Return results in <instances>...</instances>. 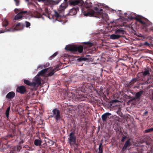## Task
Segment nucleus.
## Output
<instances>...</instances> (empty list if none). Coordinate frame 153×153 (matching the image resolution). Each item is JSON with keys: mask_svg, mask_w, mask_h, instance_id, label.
<instances>
[{"mask_svg": "<svg viewBox=\"0 0 153 153\" xmlns=\"http://www.w3.org/2000/svg\"><path fill=\"white\" fill-rule=\"evenodd\" d=\"M83 4L85 7L82 9V12L84 16L95 17L101 19L103 21H106L108 19L107 14L103 12L102 9L94 7L90 0H87Z\"/></svg>", "mask_w": 153, "mask_h": 153, "instance_id": "1", "label": "nucleus"}, {"mask_svg": "<svg viewBox=\"0 0 153 153\" xmlns=\"http://www.w3.org/2000/svg\"><path fill=\"white\" fill-rule=\"evenodd\" d=\"M67 1L68 0H64L65 4H62L60 5L58 11L54 10V16L56 18V19L59 22L62 21V19L64 16L63 13L65 9L67 7Z\"/></svg>", "mask_w": 153, "mask_h": 153, "instance_id": "2", "label": "nucleus"}, {"mask_svg": "<svg viewBox=\"0 0 153 153\" xmlns=\"http://www.w3.org/2000/svg\"><path fill=\"white\" fill-rule=\"evenodd\" d=\"M65 49L74 53L77 54L78 53H81L83 50V47L82 45H67Z\"/></svg>", "mask_w": 153, "mask_h": 153, "instance_id": "3", "label": "nucleus"}, {"mask_svg": "<svg viewBox=\"0 0 153 153\" xmlns=\"http://www.w3.org/2000/svg\"><path fill=\"white\" fill-rule=\"evenodd\" d=\"M139 81L138 78L136 77L133 78L130 82H127L125 84V86L127 91H129L130 92L133 94V92L131 91V87L133 86L135 82H137Z\"/></svg>", "mask_w": 153, "mask_h": 153, "instance_id": "4", "label": "nucleus"}, {"mask_svg": "<svg viewBox=\"0 0 153 153\" xmlns=\"http://www.w3.org/2000/svg\"><path fill=\"white\" fill-rule=\"evenodd\" d=\"M72 98L76 101H84L85 98L87 97L85 95L79 92H76L75 94H71Z\"/></svg>", "mask_w": 153, "mask_h": 153, "instance_id": "5", "label": "nucleus"}, {"mask_svg": "<svg viewBox=\"0 0 153 153\" xmlns=\"http://www.w3.org/2000/svg\"><path fill=\"white\" fill-rule=\"evenodd\" d=\"M14 11L17 14L15 17V20H18L21 19L27 13V11H23L22 10L17 8H16Z\"/></svg>", "mask_w": 153, "mask_h": 153, "instance_id": "6", "label": "nucleus"}, {"mask_svg": "<svg viewBox=\"0 0 153 153\" xmlns=\"http://www.w3.org/2000/svg\"><path fill=\"white\" fill-rule=\"evenodd\" d=\"M69 137L68 139V142L70 146H73L76 144V137L75 135L74 132H71L68 136Z\"/></svg>", "mask_w": 153, "mask_h": 153, "instance_id": "7", "label": "nucleus"}, {"mask_svg": "<svg viewBox=\"0 0 153 153\" xmlns=\"http://www.w3.org/2000/svg\"><path fill=\"white\" fill-rule=\"evenodd\" d=\"M52 113L54 114V118L55 119L56 122L61 120L62 117L60 114V111L57 108L53 109L52 111Z\"/></svg>", "mask_w": 153, "mask_h": 153, "instance_id": "8", "label": "nucleus"}, {"mask_svg": "<svg viewBox=\"0 0 153 153\" xmlns=\"http://www.w3.org/2000/svg\"><path fill=\"white\" fill-rule=\"evenodd\" d=\"M68 2L71 6H74L76 5L82 6L84 4V1L82 0H69Z\"/></svg>", "mask_w": 153, "mask_h": 153, "instance_id": "9", "label": "nucleus"}, {"mask_svg": "<svg viewBox=\"0 0 153 153\" xmlns=\"http://www.w3.org/2000/svg\"><path fill=\"white\" fill-rule=\"evenodd\" d=\"M16 91L21 94H24L27 92V89L24 86H20L17 87Z\"/></svg>", "mask_w": 153, "mask_h": 153, "instance_id": "10", "label": "nucleus"}, {"mask_svg": "<svg viewBox=\"0 0 153 153\" xmlns=\"http://www.w3.org/2000/svg\"><path fill=\"white\" fill-rule=\"evenodd\" d=\"M42 79L39 76L37 75L35 76L34 79V82L33 83H34L35 84V85H33V87H35L37 85H39L41 84V80Z\"/></svg>", "mask_w": 153, "mask_h": 153, "instance_id": "11", "label": "nucleus"}, {"mask_svg": "<svg viewBox=\"0 0 153 153\" xmlns=\"http://www.w3.org/2000/svg\"><path fill=\"white\" fill-rule=\"evenodd\" d=\"M22 147L21 146H17L12 149L11 150H10L9 152L8 151L7 153H14L19 152L22 149Z\"/></svg>", "mask_w": 153, "mask_h": 153, "instance_id": "12", "label": "nucleus"}, {"mask_svg": "<svg viewBox=\"0 0 153 153\" xmlns=\"http://www.w3.org/2000/svg\"><path fill=\"white\" fill-rule=\"evenodd\" d=\"M24 27V24L23 23H18L16 25L13 29L15 30H21L23 29Z\"/></svg>", "mask_w": 153, "mask_h": 153, "instance_id": "13", "label": "nucleus"}, {"mask_svg": "<svg viewBox=\"0 0 153 153\" xmlns=\"http://www.w3.org/2000/svg\"><path fill=\"white\" fill-rule=\"evenodd\" d=\"M125 33V31L123 30V29L120 28L117 29L115 30L114 33L120 36V37L122 36V35Z\"/></svg>", "mask_w": 153, "mask_h": 153, "instance_id": "14", "label": "nucleus"}, {"mask_svg": "<svg viewBox=\"0 0 153 153\" xmlns=\"http://www.w3.org/2000/svg\"><path fill=\"white\" fill-rule=\"evenodd\" d=\"M62 0H55V1L53 0H46L45 1H42L45 3H48L51 4L53 5L57 4Z\"/></svg>", "mask_w": 153, "mask_h": 153, "instance_id": "15", "label": "nucleus"}, {"mask_svg": "<svg viewBox=\"0 0 153 153\" xmlns=\"http://www.w3.org/2000/svg\"><path fill=\"white\" fill-rule=\"evenodd\" d=\"M131 145V143L130 141V139H128L125 142L123 148L122 150L123 151L125 150L127 147H129Z\"/></svg>", "mask_w": 153, "mask_h": 153, "instance_id": "16", "label": "nucleus"}, {"mask_svg": "<svg viewBox=\"0 0 153 153\" xmlns=\"http://www.w3.org/2000/svg\"><path fill=\"white\" fill-rule=\"evenodd\" d=\"M111 115V113L108 112L102 115L101 118L103 121L104 122L106 121L107 118L108 117V116Z\"/></svg>", "mask_w": 153, "mask_h": 153, "instance_id": "17", "label": "nucleus"}, {"mask_svg": "<svg viewBox=\"0 0 153 153\" xmlns=\"http://www.w3.org/2000/svg\"><path fill=\"white\" fill-rule=\"evenodd\" d=\"M79 10L78 7L75 8L74 7L73 8L69 11V14L70 16H73L75 15L77 12V10Z\"/></svg>", "mask_w": 153, "mask_h": 153, "instance_id": "18", "label": "nucleus"}, {"mask_svg": "<svg viewBox=\"0 0 153 153\" xmlns=\"http://www.w3.org/2000/svg\"><path fill=\"white\" fill-rule=\"evenodd\" d=\"M15 96V93L11 91L8 93L6 96V98L8 99H12Z\"/></svg>", "mask_w": 153, "mask_h": 153, "instance_id": "19", "label": "nucleus"}, {"mask_svg": "<svg viewBox=\"0 0 153 153\" xmlns=\"http://www.w3.org/2000/svg\"><path fill=\"white\" fill-rule=\"evenodd\" d=\"M96 79L97 77H95L94 76H91V77H88V81L91 84H93L94 83V82Z\"/></svg>", "mask_w": 153, "mask_h": 153, "instance_id": "20", "label": "nucleus"}, {"mask_svg": "<svg viewBox=\"0 0 153 153\" xmlns=\"http://www.w3.org/2000/svg\"><path fill=\"white\" fill-rule=\"evenodd\" d=\"M120 37V36L119 35L117 34H112L110 35V38L111 39L115 40L119 39Z\"/></svg>", "mask_w": 153, "mask_h": 153, "instance_id": "21", "label": "nucleus"}, {"mask_svg": "<svg viewBox=\"0 0 153 153\" xmlns=\"http://www.w3.org/2000/svg\"><path fill=\"white\" fill-rule=\"evenodd\" d=\"M136 20L142 24L144 27H146V24L145 22L143 21L140 17H136L135 18Z\"/></svg>", "mask_w": 153, "mask_h": 153, "instance_id": "22", "label": "nucleus"}, {"mask_svg": "<svg viewBox=\"0 0 153 153\" xmlns=\"http://www.w3.org/2000/svg\"><path fill=\"white\" fill-rule=\"evenodd\" d=\"M24 82L25 84L30 86L33 87V85H35V84L34 83L30 82V81L24 79Z\"/></svg>", "mask_w": 153, "mask_h": 153, "instance_id": "23", "label": "nucleus"}, {"mask_svg": "<svg viewBox=\"0 0 153 153\" xmlns=\"http://www.w3.org/2000/svg\"><path fill=\"white\" fill-rule=\"evenodd\" d=\"M143 91L142 90L139 91L137 93H136L135 95V98H136L137 99H138L140 98L141 95L143 94Z\"/></svg>", "mask_w": 153, "mask_h": 153, "instance_id": "24", "label": "nucleus"}, {"mask_svg": "<svg viewBox=\"0 0 153 153\" xmlns=\"http://www.w3.org/2000/svg\"><path fill=\"white\" fill-rule=\"evenodd\" d=\"M48 70V68H45L42 70L40 71L39 73L37 74V75L39 76H43L47 72Z\"/></svg>", "mask_w": 153, "mask_h": 153, "instance_id": "25", "label": "nucleus"}, {"mask_svg": "<svg viewBox=\"0 0 153 153\" xmlns=\"http://www.w3.org/2000/svg\"><path fill=\"white\" fill-rule=\"evenodd\" d=\"M42 143V141L39 139H36L34 141V144L36 146H41Z\"/></svg>", "mask_w": 153, "mask_h": 153, "instance_id": "26", "label": "nucleus"}, {"mask_svg": "<svg viewBox=\"0 0 153 153\" xmlns=\"http://www.w3.org/2000/svg\"><path fill=\"white\" fill-rule=\"evenodd\" d=\"M102 143L101 142L100 143L98 148L99 152L98 153H102L103 152V146H102Z\"/></svg>", "mask_w": 153, "mask_h": 153, "instance_id": "27", "label": "nucleus"}, {"mask_svg": "<svg viewBox=\"0 0 153 153\" xmlns=\"http://www.w3.org/2000/svg\"><path fill=\"white\" fill-rule=\"evenodd\" d=\"M8 22L6 19H2V25L3 27H6L8 25Z\"/></svg>", "mask_w": 153, "mask_h": 153, "instance_id": "28", "label": "nucleus"}, {"mask_svg": "<svg viewBox=\"0 0 153 153\" xmlns=\"http://www.w3.org/2000/svg\"><path fill=\"white\" fill-rule=\"evenodd\" d=\"M34 16L37 18H39L42 17V16L41 14L37 11L33 13Z\"/></svg>", "mask_w": 153, "mask_h": 153, "instance_id": "29", "label": "nucleus"}, {"mask_svg": "<svg viewBox=\"0 0 153 153\" xmlns=\"http://www.w3.org/2000/svg\"><path fill=\"white\" fill-rule=\"evenodd\" d=\"M143 75V77H145L147 75H149L150 73L149 71L148 70H146L143 72L141 73Z\"/></svg>", "mask_w": 153, "mask_h": 153, "instance_id": "30", "label": "nucleus"}, {"mask_svg": "<svg viewBox=\"0 0 153 153\" xmlns=\"http://www.w3.org/2000/svg\"><path fill=\"white\" fill-rule=\"evenodd\" d=\"M10 109V107H8L6 110L5 112V114L6 117L7 118H8L9 117V111Z\"/></svg>", "mask_w": 153, "mask_h": 153, "instance_id": "31", "label": "nucleus"}, {"mask_svg": "<svg viewBox=\"0 0 153 153\" xmlns=\"http://www.w3.org/2000/svg\"><path fill=\"white\" fill-rule=\"evenodd\" d=\"M86 58L80 57L77 59V61L79 62H82V61H85L86 60Z\"/></svg>", "mask_w": 153, "mask_h": 153, "instance_id": "32", "label": "nucleus"}, {"mask_svg": "<svg viewBox=\"0 0 153 153\" xmlns=\"http://www.w3.org/2000/svg\"><path fill=\"white\" fill-rule=\"evenodd\" d=\"M83 43L84 45H87L89 47L92 46L93 45L92 44L89 42H84Z\"/></svg>", "mask_w": 153, "mask_h": 153, "instance_id": "33", "label": "nucleus"}, {"mask_svg": "<svg viewBox=\"0 0 153 153\" xmlns=\"http://www.w3.org/2000/svg\"><path fill=\"white\" fill-rule=\"evenodd\" d=\"M153 131V127L146 129L145 131V133H148Z\"/></svg>", "mask_w": 153, "mask_h": 153, "instance_id": "34", "label": "nucleus"}, {"mask_svg": "<svg viewBox=\"0 0 153 153\" xmlns=\"http://www.w3.org/2000/svg\"><path fill=\"white\" fill-rule=\"evenodd\" d=\"M130 100L129 101V102H131L133 101H135L137 99L135 98V97H131L129 98Z\"/></svg>", "mask_w": 153, "mask_h": 153, "instance_id": "35", "label": "nucleus"}, {"mask_svg": "<svg viewBox=\"0 0 153 153\" xmlns=\"http://www.w3.org/2000/svg\"><path fill=\"white\" fill-rule=\"evenodd\" d=\"M25 23V26L27 27H29V28H30V23L29 22L27 21H26Z\"/></svg>", "mask_w": 153, "mask_h": 153, "instance_id": "36", "label": "nucleus"}, {"mask_svg": "<svg viewBox=\"0 0 153 153\" xmlns=\"http://www.w3.org/2000/svg\"><path fill=\"white\" fill-rule=\"evenodd\" d=\"M12 30V28H10V29H7L6 30H0V33H3L7 31H11Z\"/></svg>", "mask_w": 153, "mask_h": 153, "instance_id": "37", "label": "nucleus"}, {"mask_svg": "<svg viewBox=\"0 0 153 153\" xmlns=\"http://www.w3.org/2000/svg\"><path fill=\"white\" fill-rule=\"evenodd\" d=\"M54 74V70H52L47 75L48 76H51L53 75Z\"/></svg>", "mask_w": 153, "mask_h": 153, "instance_id": "38", "label": "nucleus"}, {"mask_svg": "<svg viewBox=\"0 0 153 153\" xmlns=\"http://www.w3.org/2000/svg\"><path fill=\"white\" fill-rule=\"evenodd\" d=\"M79 108V107L78 106H75L72 108V109H71V110H72L74 111H76L77 109Z\"/></svg>", "mask_w": 153, "mask_h": 153, "instance_id": "39", "label": "nucleus"}, {"mask_svg": "<svg viewBox=\"0 0 153 153\" xmlns=\"http://www.w3.org/2000/svg\"><path fill=\"white\" fill-rule=\"evenodd\" d=\"M57 52H56L54 53L51 57V59L54 58L57 54Z\"/></svg>", "mask_w": 153, "mask_h": 153, "instance_id": "40", "label": "nucleus"}, {"mask_svg": "<svg viewBox=\"0 0 153 153\" xmlns=\"http://www.w3.org/2000/svg\"><path fill=\"white\" fill-rule=\"evenodd\" d=\"M126 138V136L124 135L122 137V138L121 140V141L122 142H123Z\"/></svg>", "mask_w": 153, "mask_h": 153, "instance_id": "41", "label": "nucleus"}, {"mask_svg": "<svg viewBox=\"0 0 153 153\" xmlns=\"http://www.w3.org/2000/svg\"><path fill=\"white\" fill-rule=\"evenodd\" d=\"M16 2V5L18 6L19 5L20 1L19 0H15Z\"/></svg>", "mask_w": 153, "mask_h": 153, "instance_id": "42", "label": "nucleus"}, {"mask_svg": "<svg viewBox=\"0 0 153 153\" xmlns=\"http://www.w3.org/2000/svg\"><path fill=\"white\" fill-rule=\"evenodd\" d=\"M21 140L19 142V143L21 144L24 143V141L22 139H20Z\"/></svg>", "mask_w": 153, "mask_h": 153, "instance_id": "43", "label": "nucleus"}, {"mask_svg": "<svg viewBox=\"0 0 153 153\" xmlns=\"http://www.w3.org/2000/svg\"><path fill=\"white\" fill-rule=\"evenodd\" d=\"M144 45L149 46V43L147 41L145 42L144 44Z\"/></svg>", "mask_w": 153, "mask_h": 153, "instance_id": "44", "label": "nucleus"}, {"mask_svg": "<svg viewBox=\"0 0 153 153\" xmlns=\"http://www.w3.org/2000/svg\"><path fill=\"white\" fill-rule=\"evenodd\" d=\"M130 97H131V96H128L126 94L125 97L126 98L129 99Z\"/></svg>", "mask_w": 153, "mask_h": 153, "instance_id": "45", "label": "nucleus"}, {"mask_svg": "<svg viewBox=\"0 0 153 153\" xmlns=\"http://www.w3.org/2000/svg\"><path fill=\"white\" fill-rule=\"evenodd\" d=\"M45 11L46 13H48V9L47 8L45 9Z\"/></svg>", "mask_w": 153, "mask_h": 153, "instance_id": "46", "label": "nucleus"}, {"mask_svg": "<svg viewBox=\"0 0 153 153\" xmlns=\"http://www.w3.org/2000/svg\"><path fill=\"white\" fill-rule=\"evenodd\" d=\"M7 137H9L12 138L13 137V136L12 134H9L7 136Z\"/></svg>", "mask_w": 153, "mask_h": 153, "instance_id": "47", "label": "nucleus"}, {"mask_svg": "<svg viewBox=\"0 0 153 153\" xmlns=\"http://www.w3.org/2000/svg\"><path fill=\"white\" fill-rule=\"evenodd\" d=\"M24 148H30V147L27 145H26L23 147Z\"/></svg>", "mask_w": 153, "mask_h": 153, "instance_id": "48", "label": "nucleus"}, {"mask_svg": "<svg viewBox=\"0 0 153 153\" xmlns=\"http://www.w3.org/2000/svg\"><path fill=\"white\" fill-rule=\"evenodd\" d=\"M148 113V111H145L144 113H143V116H145V115H146V114H147Z\"/></svg>", "mask_w": 153, "mask_h": 153, "instance_id": "49", "label": "nucleus"}, {"mask_svg": "<svg viewBox=\"0 0 153 153\" xmlns=\"http://www.w3.org/2000/svg\"><path fill=\"white\" fill-rule=\"evenodd\" d=\"M50 117H54V114H53V113H52V115H50Z\"/></svg>", "mask_w": 153, "mask_h": 153, "instance_id": "50", "label": "nucleus"}, {"mask_svg": "<svg viewBox=\"0 0 153 153\" xmlns=\"http://www.w3.org/2000/svg\"><path fill=\"white\" fill-rule=\"evenodd\" d=\"M152 99L153 100V92L152 93Z\"/></svg>", "mask_w": 153, "mask_h": 153, "instance_id": "51", "label": "nucleus"}, {"mask_svg": "<svg viewBox=\"0 0 153 153\" xmlns=\"http://www.w3.org/2000/svg\"><path fill=\"white\" fill-rule=\"evenodd\" d=\"M136 86L134 85V88H135Z\"/></svg>", "mask_w": 153, "mask_h": 153, "instance_id": "52", "label": "nucleus"}]
</instances>
